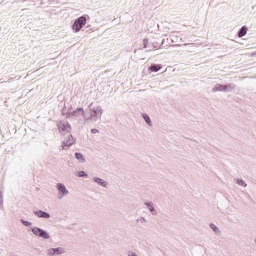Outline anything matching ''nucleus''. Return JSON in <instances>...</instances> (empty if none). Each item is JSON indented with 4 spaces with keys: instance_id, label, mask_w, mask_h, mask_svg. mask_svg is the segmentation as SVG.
Wrapping results in <instances>:
<instances>
[{
    "instance_id": "dca6fc26",
    "label": "nucleus",
    "mask_w": 256,
    "mask_h": 256,
    "mask_svg": "<svg viewBox=\"0 0 256 256\" xmlns=\"http://www.w3.org/2000/svg\"><path fill=\"white\" fill-rule=\"evenodd\" d=\"M142 117H143L145 123H147V125H148L149 127H153V122L151 121V117H149L148 114L143 113V114H142Z\"/></svg>"
},
{
    "instance_id": "a878e982",
    "label": "nucleus",
    "mask_w": 256,
    "mask_h": 256,
    "mask_svg": "<svg viewBox=\"0 0 256 256\" xmlns=\"http://www.w3.org/2000/svg\"><path fill=\"white\" fill-rule=\"evenodd\" d=\"M78 177H87V173L84 171L78 172Z\"/></svg>"
},
{
    "instance_id": "9b49d317",
    "label": "nucleus",
    "mask_w": 256,
    "mask_h": 256,
    "mask_svg": "<svg viewBox=\"0 0 256 256\" xmlns=\"http://www.w3.org/2000/svg\"><path fill=\"white\" fill-rule=\"evenodd\" d=\"M93 181H94L95 184L100 185L103 188H107L108 185H109L106 180L100 179L98 177H94Z\"/></svg>"
},
{
    "instance_id": "f3484780",
    "label": "nucleus",
    "mask_w": 256,
    "mask_h": 256,
    "mask_svg": "<svg viewBox=\"0 0 256 256\" xmlns=\"http://www.w3.org/2000/svg\"><path fill=\"white\" fill-rule=\"evenodd\" d=\"M166 41H171V43H179V36H177V34H171L169 38H166Z\"/></svg>"
},
{
    "instance_id": "a211bd4d",
    "label": "nucleus",
    "mask_w": 256,
    "mask_h": 256,
    "mask_svg": "<svg viewBox=\"0 0 256 256\" xmlns=\"http://www.w3.org/2000/svg\"><path fill=\"white\" fill-rule=\"evenodd\" d=\"M234 182L235 184L239 185L240 187H244V188H247L248 187V184L247 182H245L243 179H234Z\"/></svg>"
},
{
    "instance_id": "c756f323",
    "label": "nucleus",
    "mask_w": 256,
    "mask_h": 256,
    "mask_svg": "<svg viewBox=\"0 0 256 256\" xmlns=\"http://www.w3.org/2000/svg\"><path fill=\"white\" fill-rule=\"evenodd\" d=\"M62 115H65V112H64V110H62Z\"/></svg>"
},
{
    "instance_id": "2eb2a0df",
    "label": "nucleus",
    "mask_w": 256,
    "mask_h": 256,
    "mask_svg": "<svg viewBox=\"0 0 256 256\" xmlns=\"http://www.w3.org/2000/svg\"><path fill=\"white\" fill-rule=\"evenodd\" d=\"M161 69V64H153L149 67V71H151L152 73H157V71H161Z\"/></svg>"
},
{
    "instance_id": "5701e85b",
    "label": "nucleus",
    "mask_w": 256,
    "mask_h": 256,
    "mask_svg": "<svg viewBox=\"0 0 256 256\" xmlns=\"http://www.w3.org/2000/svg\"><path fill=\"white\" fill-rule=\"evenodd\" d=\"M4 197H3V191H0V209L2 210L4 208Z\"/></svg>"
},
{
    "instance_id": "1a4fd4ad",
    "label": "nucleus",
    "mask_w": 256,
    "mask_h": 256,
    "mask_svg": "<svg viewBox=\"0 0 256 256\" xmlns=\"http://www.w3.org/2000/svg\"><path fill=\"white\" fill-rule=\"evenodd\" d=\"M33 215H35L39 219H49V218H51V215L48 212L43 211V210H34Z\"/></svg>"
},
{
    "instance_id": "6ab92c4d",
    "label": "nucleus",
    "mask_w": 256,
    "mask_h": 256,
    "mask_svg": "<svg viewBox=\"0 0 256 256\" xmlns=\"http://www.w3.org/2000/svg\"><path fill=\"white\" fill-rule=\"evenodd\" d=\"M217 91H221L225 93V85L223 84H217L216 86L213 87V92L217 93Z\"/></svg>"
},
{
    "instance_id": "b1692460",
    "label": "nucleus",
    "mask_w": 256,
    "mask_h": 256,
    "mask_svg": "<svg viewBox=\"0 0 256 256\" xmlns=\"http://www.w3.org/2000/svg\"><path fill=\"white\" fill-rule=\"evenodd\" d=\"M148 45H149V39L145 38L143 40V49H147Z\"/></svg>"
},
{
    "instance_id": "aec40b11",
    "label": "nucleus",
    "mask_w": 256,
    "mask_h": 256,
    "mask_svg": "<svg viewBox=\"0 0 256 256\" xmlns=\"http://www.w3.org/2000/svg\"><path fill=\"white\" fill-rule=\"evenodd\" d=\"M210 228L213 230L214 233H216V235H221L222 234V231L217 226H215L214 224H211Z\"/></svg>"
},
{
    "instance_id": "20e7f679",
    "label": "nucleus",
    "mask_w": 256,
    "mask_h": 256,
    "mask_svg": "<svg viewBox=\"0 0 256 256\" xmlns=\"http://www.w3.org/2000/svg\"><path fill=\"white\" fill-rule=\"evenodd\" d=\"M32 233L35 237L43 238L44 240H48L51 236L45 230L35 226L32 228Z\"/></svg>"
},
{
    "instance_id": "39448f33",
    "label": "nucleus",
    "mask_w": 256,
    "mask_h": 256,
    "mask_svg": "<svg viewBox=\"0 0 256 256\" xmlns=\"http://www.w3.org/2000/svg\"><path fill=\"white\" fill-rule=\"evenodd\" d=\"M58 131L62 133V135H65V133H69L71 131V124L67 121H60L57 125Z\"/></svg>"
},
{
    "instance_id": "4468645a",
    "label": "nucleus",
    "mask_w": 256,
    "mask_h": 256,
    "mask_svg": "<svg viewBox=\"0 0 256 256\" xmlns=\"http://www.w3.org/2000/svg\"><path fill=\"white\" fill-rule=\"evenodd\" d=\"M235 84L234 83H229L224 85V93H231L235 89Z\"/></svg>"
},
{
    "instance_id": "c85d7f7f",
    "label": "nucleus",
    "mask_w": 256,
    "mask_h": 256,
    "mask_svg": "<svg viewBox=\"0 0 256 256\" xmlns=\"http://www.w3.org/2000/svg\"><path fill=\"white\" fill-rule=\"evenodd\" d=\"M157 48V44H154V49Z\"/></svg>"
},
{
    "instance_id": "393cba45",
    "label": "nucleus",
    "mask_w": 256,
    "mask_h": 256,
    "mask_svg": "<svg viewBox=\"0 0 256 256\" xmlns=\"http://www.w3.org/2000/svg\"><path fill=\"white\" fill-rule=\"evenodd\" d=\"M163 45H165L167 47V45H171V43L169 41H167V39H163L162 43H161V47H163Z\"/></svg>"
},
{
    "instance_id": "f03ea898",
    "label": "nucleus",
    "mask_w": 256,
    "mask_h": 256,
    "mask_svg": "<svg viewBox=\"0 0 256 256\" xmlns=\"http://www.w3.org/2000/svg\"><path fill=\"white\" fill-rule=\"evenodd\" d=\"M85 25H87V17L80 16L79 18L74 20L72 29H73V31H75V33H79V31H81V28L85 27Z\"/></svg>"
},
{
    "instance_id": "f8f14e48",
    "label": "nucleus",
    "mask_w": 256,
    "mask_h": 256,
    "mask_svg": "<svg viewBox=\"0 0 256 256\" xmlns=\"http://www.w3.org/2000/svg\"><path fill=\"white\" fill-rule=\"evenodd\" d=\"M138 227L146 226L148 223V220L145 217H138L135 220Z\"/></svg>"
},
{
    "instance_id": "cd10ccee",
    "label": "nucleus",
    "mask_w": 256,
    "mask_h": 256,
    "mask_svg": "<svg viewBox=\"0 0 256 256\" xmlns=\"http://www.w3.org/2000/svg\"><path fill=\"white\" fill-rule=\"evenodd\" d=\"M127 256H138L136 252L128 251Z\"/></svg>"
},
{
    "instance_id": "7ed1b4c3",
    "label": "nucleus",
    "mask_w": 256,
    "mask_h": 256,
    "mask_svg": "<svg viewBox=\"0 0 256 256\" xmlns=\"http://www.w3.org/2000/svg\"><path fill=\"white\" fill-rule=\"evenodd\" d=\"M56 189L58 192V199H64L70 195V191L63 183H57Z\"/></svg>"
},
{
    "instance_id": "7c9ffc66",
    "label": "nucleus",
    "mask_w": 256,
    "mask_h": 256,
    "mask_svg": "<svg viewBox=\"0 0 256 256\" xmlns=\"http://www.w3.org/2000/svg\"><path fill=\"white\" fill-rule=\"evenodd\" d=\"M254 55H256V52H255V54Z\"/></svg>"
},
{
    "instance_id": "423d86ee",
    "label": "nucleus",
    "mask_w": 256,
    "mask_h": 256,
    "mask_svg": "<svg viewBox=\"0 0 256 256\" xmlns=\"http://www.w3.org/2000/svg\"><path fill=\"white\" fill-rule=\"evenodd\" d=\"M144 206L146 207V209H148L149 213L152 216H157L158 215V210L156 209L154 202L146 201V202H144Z\"/></svg>"
},
{
    "instance_id": "f257e3e1",
    "label": "nucleus",
    "mask_w": 256,
    "mask_h": 256,
    "mask_svg": "<svg viewBox=\"0 0 256 256\" xmlns=\"http://www.w3.org/2000/svg\"><path fill=\"white\" fill-rule=\"evenodd\" d=\"M90 121H99L103 115V108L101 106L90 107Z\"/></svg>"
},
{
    "instance_id": "ddd939ff",
    "label": "nucleus",
    "mask_w": 256,
    "mask_h": 256,
    "mask_svg": "<svg viewBox=\"0 0 256 256\" xmlns=\"http://www.w3.org/2000/svg\"><path fill=\"white\" fill-rule=\"evenodd\" d=\"M247 31H249V29L247 28V26H242V27L239 29L238 33H237V37H240V38L245 37V35H247Z\"/></svg>"
},
{
    "instance_id": "412c9836",
    "label": "nucleus",
    "mask_w": 256,
    "mask_h": 256,
    "mask_svg": "<svg viewBox=\"0 0 256 256\" xmlns=\"http://www.w3.org/2000/svg\"><path fill=\"white\" fill-rule=\"evenodd\" d=\"M75 158L78 160V161H85V156H83L82 153H79V152H76L75 153Z\"/></svg>"
},
{
    "instance_id": "6e6552de",
    "label": "nucleus",
    "mask_w": 256,
    "mask_h": 256,
    "mask_svg": "<svg viewBox=\"0 0 256 256\" xmlns=\"http://www.w3.org/2000/svg\"><path fill=\"white\" fill-rule=\"evenodd\" d=\"M65 253L64 248H49L47 249V256L62 255Z\"/></svg>"
},
{
    "instance_id": "9d476101",
    "label": "nucleus",
    "mask_w": 256,
    "mask_h": 256,
    "mask_svg": "<svg viewBox=\"0 0 256 256\" xmlns=\"http://www.w3.org/2000/svg\"><path fill=\"white\" fill-rule=\"evenodd\" d=\"M75 115H85V110L83 108H77L75 111L68 113L66 117L69 119V117H75Z\"/></svg>"
},
{
    "instance_id": "bb28decb",
    "label": "nucleus",
    "mask_w": 256,
    "mask_h": 256,
    "mask_svg": "<svg viewBox=\"0 0 256 256\" xmlns=\"http://www.w3.org/2000/svg\"><path fill=\"white\" fill-rule=\"evenodd\" d=\"M91 133H92L93 135H97V133H99V129L93 128V129L91 130Z\"/></svg>"
},
{
    "instance_id": "4be33fe9",
    "label": "nucleus",
    "mask_w": 256,
    "mask_h": 256,
    "mask_svg": "<svg viewBox=\"0 0 256 256\" xmlns=\"http://www.w3.org/2000/svg\"><path fill=\"white\" fill-rule=\"evenodd\" d=\"M21 223L28 228H32V223L30 221H27L25 219H21Z\"/></svg>"
},
{
    "instance_id": "0eeeda50",
    "label": "nucleus",
    "mask_w": 256,
    "mask_h": 256,
    "mask_svg": "<svg viewBox=\"0 0 256 256\" xmlns=\"http://www.w3.org/2000/svg\"><path fill=\"white\" fill-rule=\"evenodd\" d=\"M75 143V138H73V135H69L66 139L62 142V149H69L71 145Z\"/></svg>"
}]
</instances>
